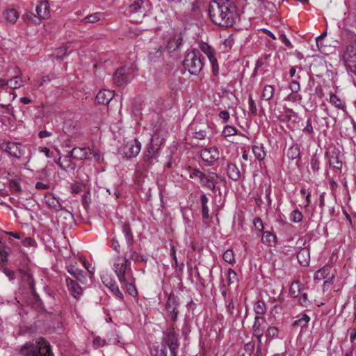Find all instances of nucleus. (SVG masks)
Here are the masks:
<instances>
[{
	"label": "nucleus",
	"mask_w": 356,
	"mask_h": 356,
	"mask_svg": "<svg viewBox=\"0 0 356 356\" xmlns=\"http://www.w3.org/2000/svg\"><path fill=\"white\" fill-rule=\"evenodd\" d=\"M70 154L63 157L60 168L64 171H71L76 168V163L71 161Z\"/></svg>",
	"instance_id": "nucleus-33"
},
{
	"label": "nucleus",
	"mask_w": 356,
	"mask_h": 356,
	"mask_svg": "<svg viewBox=\"0 0 356 356\" xmlns=\"http://www.w3.org/2000/svg\"><path fill=\"white\" fill-rule=\"evenodd\" d=\"M343 58L348 74L356 86V42H353L346 47Z\"/></svg>",
	"instance_id": "nucleus-6"
},
{
	"label": "nucleus",
	"mask_w": 356,
	"mask_h": 356,
	"mask_svg": "<svg viewBox=\"0 0 356 356\" xmlns=\"http://www.w3.org/2000/svg\"><path fill=\"white\" fill-rule=\"evenodd\" d=\"M122 232L129 247L131 246L134 244V240L130 227L126 224L123 225Z\"/></svg>",
	"instance_id": "nucleus-41"
},
{
	"label": "nucleus",
	"mask_w": 356,
	"mask_h": 356,
	"mask_svg": "<svg viewBox=\"0 0 356 356\" xmlns=\"http://www.w3.org/2000/svg\"><path fill=\"white\" fill-rule=\"evenodd\" d=\"M130 259L134 262H146L147 259L136 251H131Z\"/></svg>",
	"instance_id": "nucleus-51"
},
{
	"label": "nucleus",
	"mask_w": 356,
	"mask_h": 356,
	"mask_svg": "<svg viewBox=\"0 0 356 356\" xmlns=\"http://www.w3.org/2000/svg\"><path fill=\"white\" fill-rule=\"evenodd\" d=\"M276 236L270 232H264L261 237V241L268 246H273L275 244Z\"/></svg>",
	"instance_id": "nucleus-35"
},
{
	"label": "nucleus",
	"mask_w": 356,
	"mask_h": 356,
	"mask_svg": "<svg viewBox=\"0 0 356 356\" xmlns=\"http://www.w3.org/2000/svg\"><path fill=\"white\" fill-rule=\"evenodd\" d=\"M302 131L305 133H307L309 136L314 135V128L312 127V120L311 118H309L306 121V125L303 128Z\"/></svg>",
	"instance_id": "nucleus-56"
},
{
	"label": "nucleus",
	"mask_w": 356,
	"mask_h": 356,
	"mask_svg": "<svg viewBox=\"0 0 356 356\" xmlns=\"http://www.w3.org/2000/svg\"><path fill=\"white\" fill-rule=\"evenodd\" d=\"M162 51L161 47L155 48L153 51H150L149 54V58L151 60L155 61L156 58L161 57Z\"/></svg>",
	"instance_id": "nucleus-53"
},
{
	"label": "nucleus",
	"mask_w": 356,
	"mask_h": 356,
	"mask_svg": "<svg viewBox=\"0 0 356 356\" xmlns=\"http://www.w3.org/2000/svg\"><path fill=\"white\" fill-rule=\"evenodd\" d=\"M301 289H302L301 283L297 280L293 281L292 283L291 284V286L289 288L290 295L293 298H296L300 293Z\"/></svg>",
	"instance_id": "nucleus-39"
},
{
	"label": "nucleus",
	"mask_w": 356,
	"mask_h": 356,
	"mask_svg": "<svg viewBox=\"0 0 356 356\" xmlns=\"http://www.w3.org/2000/svg\"><path fill=\"white\" fill-rule=\"evenodd\" d=\"M144 0H136L132 4L129 6L126 12L129 16L138 15V19H133L136 22L141 21L143 17L145 15L146 9L144 6Z\"/></svg>",
	"instance_id": "nucleus-9"
},
{
	"label": "nucleus",
	"mask_w": 356,
	"mask_h": 356,
	"mask_svg": "<svg viewBox=\"0 0 356 356\" xmlns=\"http://www.w3.org/2000/svg\"><path fill=\"white\" fill-rule=\"evenodd\" d=\"M130 71V68L127 66H122L116 70L113 76L114 84L120 87L129 83L131 79Z\"/></svg>",
	"instance_id": "nucleus-8"
},
{
	"label": "nucleus",
	"mask_w": 356,
	"mask_h": 356,
	"mask_svg": "<svg viewBox=\"0 0 356 356\" xmlns=\"http://www.w3.org/2000/svg\"><path fill=\"white\" fill-rule=\"evenodd\" d=\"M78 129V123L76 122H67L65 123L64 129L68 135L76 134Z\"/></svg>",
	"instance_id": "nucleus-43"
},
{
	"label": "nucleus",
	"mask_w": 356,
	"mask_h": 356,
	"mask_svg": "<svg viewBox=\"0 0 356 356\" xmlns=\"http://www.w3.org/2000/svg\"><path fill=\"white\" fill-rule=\"evenodd\" d=\"M279 39L287 47L291 49L293 48L291 42H290L289 39L287 38L286 34H284V33L280 34Z\"/></svg>",
	"instance_id": "nucleus-59"
},
{
	"label": "nucleus",
	"mask_w": 356,
	"mask_h": 356,
	"mask_svg": "<svg viewBox=\"0 0 356 356\" xmlns=\"http://www.w3.org/2000/svg\"><path fill=\"white\" fill-rule=\"evenodd\" d=\"M290 218L293 222H300L302 220V214L298 209H295L291 213Z\"/></svg>",
	"instance_id": "nucleus-52"
},
{
	"label": "nucleus",
	"mask_w": 356,
	"mask_h": 356,
	"mask_svg": "<svg viewBox=\"0 0 356 356\" xmlns=\"http://www.w3.org/2000/svg\"><path fill=\"white\" fill-rule=\"evenodd\" d=\"M309 251L307 248L301 249L297 254V259L302 266H307L309 264Z\"/></svg>",
	"instance_id": "nucleus-30"
},
{
	"label": "nucleus",
	"mask_w": 356,
	"mask_h": 356,
	"mask_svg": "<svg viewBox=\"0 0 356 356\" xmlns=\"http://www.w3.org/2000/svg\"><path fill=\"white\" fill-rule=\"evenodd\" d=\"M332 266L325 265L321 269L316 271L314 273V280L321 281L326 279L324 281L323 285L325 286L327 284H332L334 278V274L332 272Z\"/></svg>",
	"instance_id": "nucleus-10"
},
{
	"label": "nucleus",
	"mask_w": 356,
	"mask_h": 356,
	"mask_svg": "<svg viewBox=\"0 0 356 356\" xmlns=\"http://www.w3.org/2000/svg\"><path fill=\"white\" fill-rule=\"evenodd\" d=\"M179 302L178 298L174 294H170L165 304V309L169 313L171 320L175 322L177 318Z\"/></svg>",
	"instance_id": "nucleus-11"
},
{
	"label": "nucleus",
	"mask_w": 356,
	"mask_h": 356,
	"mask_svg": "<svg viewBox=\"0 0 356 356\" xmlns=\"http://www.w3.org/2000/svg\"><path fill=\"white\" fill-rule=\"evenodd\" d=\"M152 356H167L166 350L165 348H155L151 353Z\"/></svg>",
	"instance_id": "nucleus-61"
},
{
	"label": "nucleus",
	"mask_w": 356,
	"mask_h": 356,
	"mask_svg": "<svg viewBox=\"0 0 356 356\" xmlns=\"http://www.w3.org/2000/svg\"><path fill=\"white\" fill-rule=\"evenodd\" d=\"M200 157L204 161L212 163L219 159V151L215 147L205 148L201 150Z\"/></svg>",
	"instance_id": "nucleus-14"
},
{
	"label": "nucleus",
	"mask_w": 356,
	"mask_h": 356,
	"mask_svg": "<svg viewBox=\"0 0 356 356\" xmlns=\"http://www.w3.org/2000/svg\"><path fill=\"white\" fill-rule=\"evenodd\" d=\"M5 151L10 156L19 159L25 153V148L18 143L8 142L4 145Z\"/></svg>",
	"instance_id": "nucleus-12"
},
{
	"label": "nucleus",
	"mask_w": 356,
	"mask_h": 356,
	"mask_svg": "<svg viewBox=\"0 0 356 356\" xmlns=\"http://www.w3.org/2000/svg\"><path fill=\"white\" fill-rule=\"evenodd\" d=\"M20 353L24 356H54L50 343L44 338L36 342H27L20 348Z\"/></svg>",
	"instance_id": "nucleus-2"
},
{
	"label": "nucleus",
	"mask_w": 356,
	"mask_h": 356,
	"mask_svg": "<svg viewBox=\"0 0 356 356\" xmlns=\"http://www.w3.org/2000/svg\"><path fill=\"white\" fill-rule=\"evenodd\" d=\"M3 17L8 22L14 24L19 18V13L15 8H10L3 12Z\"/></svg>",
	"instance_id": "nucleus-31"
},
{
	"label": "nucleus",
	"mask_w": 356,
	"mask_h": 356,
	"mask_svg": "<svg viewBox=\"0 0 356 356\" xmlns=\"http://www.w3.org/2000/svg\"><path fill=\"white\" fill-rule=\"evenodd\" d=\"M90 149L88 147H74L70 152V156L76 160L90 159Z\"/></svg>",
	"instance_id": "nucleus-18"
},
{
	"label": "nucleus",
	"mask_w": 356,
	"mask_h": 356,
	"mask_svg": "<svg viewBox=\"0 0 356 356\" xmlns=\"http://www.w3.org/2000/svg\"><path fill=\"white\" fill-rule=\"evenodd\" d=\"M254 311L257 314H263L266 311V303L264 301L258 300L254 305Z\"/></svg>",
	"instance_id": "nucleus-47"
},
{
	"label": "nucleus",
	"mask_w": 356,
	"mask_h": 356,
	"mask_svg": "<svg viewBox=\"0 0 356 356\" xmlns=\"http://www.w3.org/2000/svg\"><path fill=\"white\" fill-rule=\"evenodd\" d=\"M315 122L318 124V127L316 129L320 130L321 128L327 129L329 127L327 118L326 117L319 118L318 117H315Z\"/></svg>",
	"instance_id": "nucleus-50"
},
{
	"label": "nucleus",
	"mask_w": 356,
	"mask_h": 356,
	"mask_svg": "<svg viewBox=\"0 0 356 356\" xmlns=\"http://www.w3.org/2000/svg\"><path fill=\"white\" fill-rule=\"evenodd\" d=\"M279 330L277 327L271 326L269 327L266 332V337L270 338H275L278 336Z\"/></svg>",
	"instance_id": "nucleus-57"
},
{
	"label": "nucleus",
	"mask_w": 356,
	"mask_h": 356,
	"mask_svg": "<svg viewBox=\"0 0 356 356\" xmlns=\"http://www.w3.org/2000/svg\"><path fill=\"white\" fill-rule=\"evenodd\" d=\"M219 176L215 172H209L207 175H204L202 178L200 179V183L202 186L206 187L210 190H215L216 184H217V179Z\"/></svg>",
	"instance_id": "nucleus-15"
},
{
	"label": "nucleus",
	"mask_w": 356,
	"mask_h": 356,
	"mask_svg": "<svg viewBox=\"0 0 356 356\" xmlns=\"http://www.w3.org/2000/svg\"><path fill=\"white\" fill-rule=\"evenodd\" d=\"M252 151L255 159L259 161H264L267 155V151L263 144L252 145Z\"/></svg>",
	"instance_id": "nucleus-24"
},
{
	"label": "nucleus",
	"mask_w": 356,
	"mask_h": 356,
	"mask_svg": "<svg viewBox=\"0 0 356 356\" xmlns=\"http://www.w3.org/2000/svg\"><path fill=\"white\" fill-rule=\"evenodd\" d=\"M105 285L111 290L113 294L118 297L119 299L122 300L124 298L123 293L120 291L118 286L116 284L115 282L112 280H108V282L106 283V281H104Z\"/></svg>",
	"instance_id": "nucleus-34"
},
{
	"label": "nucleus",
	"mask_w": 356,
	"mask_h": 356,
	"mask_svg": "<svg viewBox=\"0 0 356 356\" xmlns=\"http://www.w3.org/2000/svg\"><path fill=\"white\" fill-rule=\"evenodd\" d=\"M311 168L314 173L320 170V162L316 156H313L311 159Z\"/></svg>",
	"instance_id": "nucleus-54"
},
{
	"label": "nucleus",
	"mask_w": 356,
	"mask_h": 356,
	"mask_svg": "<svg viewBox=\"0 0 356 356\" xmlns=\"http://www.w3.org/2000/svg\"><path fill=\"white\" fill-rule=\"evenodd\" d=\"M227 173L229 179L233 181H238L241 178V172L236 164L229 163L227 165Z\"/></svg>",
	"instance_id": "nucleus-25"
},
{
	"label": "nucleus",
	"mask_w": 356,
	"mask_h": 356,
	"mask_svg": "<svg viewBox=\"0 0 356 356\" xmlns=\"http://www.w3.org/2000/svg\"><path fill=\"white\" fill-rule=\"evenodd\" d=\"M103 17V14L101 13H95L86 16L83 21L88 23H95L99 21Z\"/></svg>",
	"instance_id": "nucleus-46"
},
{
	"label": "nucleus",
	"mask_w": 356,
	"mask_h": 356,
	"mask_svg": "<svg viewBox=\"0 0 356 356\" xmlns=\"http://www.w3.org/2000/svg\"><path fill=\"white\" fill-rule=\"evenodd\" d=\"M106 344V341L104 339H102L100 337L97 336L94 338L93 345L96 348L102 347Z\"/></svg>",
	"instance_id": "nucleus-63"
},
{
	"label": "nucleus",
	"mask_w": 356,
	"mask_h": 356,
	"mask_svg": "<svg viewBox=\"0 0 356 356\" xmlns=\"http://www.w3.org/2000/svg\"><path fill=\"white\" fill-rule=\"evenodd\" d=\"M266 322V320L264 317L256 316L254 318V325L252 326L253 334L258 339V346H261V337L264 334V329L261 325Z\"/></svg>",
	"instance_id": "nucleus-17"
},
{
	"label": "nucleus",
	"mask_w": 356,
	"mask_h": 356,
	"mask_svg": "<svg viewBox=\"0 0 356 356\" xmlns=\"http://www.w3.org/2000/svg\"><path fill=\"white\" fill-rule=\"evenodd\" d=\"M309 321L310 317L307 314H303L298 319L296 320L293 323L292 325L294 327L304 328L307 326Z\"/></svg>",
	"instance_id": "nucleus-37"
},
{
	"label": "nucleus",
	"mask_w": 356,
	"mask_h": 356,
	"mask_svg": "<svg viewBox=\"0 0 356 356\" xmlns=\"http://www.w3.org/2000/svg\"><path fill=\"white\" fill-rule=\"evenodd\" d=\"M113 97L114 94L112 91L109 90H102L97 93L96 100L99 104H108Z\"/></svg>",
	"instance_id": "nucleus-23"
},
{
	"label": "nucleus",
	"mask_w": 356,
	"mask_h": 356,
	"mask_svg": "<svg viewBox=\"0 0 356 356\" xmlns=\"http://www.w3.org/2000/svg\"><path fill=\"white\" fill-rule=\"evenodd\" d=\"M209 15L213 23L225 27L232 26L238 17L231 0H213L209 3Z\"/></svg>",
	"instance_id": "nucleus-1"
},
{
	"label": "nucleus",
	"mask_w": 356,
	"mask_h": 356,
	"mask_svg": "<svg viewBox=\"0 0 356 356\" xmlns=\"http://www.w3.org/2000/svg\"><path fill=\"white\" fill-rule=\"evenodd\" d=\"M141 143L136 139L129 141L124 147L123 152L128 158L136 157L140 152Z\"/></svg>",
	"instance_id": "nucleus-13"
},
{
	"label": "nucleus",
	"mask_w": 356,
	"mask_h": 356,
	"mask_svg": "<svg viewBox=\"0 0 356 356\" xmlns=\"http://www.w3.org/2000/svg\"><path fill=\"white\" fill-rule=\"evenodd\" d=\"M167 131L162 127H154L151 143L144 152V161H149L159 156V147L163 143Z\"/></svg>",
	"instance_id": "nucleus-3"
},
{
	"label": "nucleus",
	"mask_w": 356,
	"mask_h": 356,
	"mask_svg": "<svg viewBox=\"0 0 356 356\" xmlns=\"http://www.w3.org/2000/svg\"><path fill=\"white\" fill-rule=\"evenodd\" d=\"M286 155L289 159L296 160V163H298L301 158L300 146L298 144H293L289 148Z\"/></svg>",
	"instance_id": "nucleus-28"
},
{
	"label": "nucleus",
	"mask_w": 356,
	"mask_h": 356,
	"mask_svg": "<svg viewBox=\"0 0 356 356\" xmlns=\"http://www.w3.org/2000/svg\"><path fill=\"white\" fill-rule=\"evenodd\" d=\"M275 92V88L273 86L270 85H266L264 87L262 93H261V98L264 100L266 101H270Z\"/></svg>",
	"instance_id": "nucleus-38"
},
{
	"label": "nucleus",
	"mask_w": 356,
	"mask_h": 356,
	"mask_svg": "<svg viewBox=\"0 0 356 356\" xmlns=\"http://www.w3.org/2000/svg\"><path fill=\"white\" fill-rule=\"evenodd\" d=\"M225 305H226V310L228 312V314L230 315H233L234 309V305L232 299L230 298H228L227 299H226Z\"/></svg>",
	"instance_id": "nucleus-58"
},
{
	"label": "nucleus",
	"mask_w": 356,
	"mask_h": 356,
	"mask_svg": "<svg viewBox=\"0 0 356 356\" xmlns=\"http://www.w3.org/2000/svg\"><path fill=\"white\" fill-rule=\"evenodd\" d=\"M330 102L336 108L344 110L346 105L344 102L336 95L331 94L330 97Z\"/></svg>",
	"instance_id": "nucleus-44"
},
{
	"label": "nucleus",
	"mask_w": 356,
	"mask_h": 356,
	"mask_svg": "<svg viewBox=\"0 0 356 356\" xmlns=\"http://www.w3.org/2000/svg\"><path fill=\"white\" fill-rule=\"evenodd\" d=\"M299 302L302 307H307L309 305L310 301L307 298V293H304L303 294H302V296L299 298Z\"/></svg>",
	"instance_id": "nucleus-62"
},
{
	"label": "nucleus",
	"mask_w": 356,
	"mask_h": 356,
	"mask_svg": "<svg viewBox=\"0 0 356 356\" xmlns=\"http://www.w3.org/2000/svg\"><path fill=\"white\" fill-rule=\"evenodd\" d=\"M248 104H249L250 112L252 115H256L257 114V108L255 102L252 98V96L251 95H250L249 97H248Z\"/></svg>",
	"instance_id": "nucleus-55"
},
{
	"label": "nucleus",
	"mask_w": 356,
	"mask_h": 356,
	"mask_svg": "<svg viewBox=\"0 0 356 356\" xmlns=\"http://www.w3.org/2000/svg\"><path fill=\"white\" fill-rule=\"evenodd\" d=\"M162 342L169 348L171 356H177L179 343L178 334L175 332L174 327H169L163 332Z\"/></svg>",
	"instance_id": "nucleus-7"
},
{
	"label": "nucleus",
	"mask_w": 356,
	"mask_h": 356,
	"mask_svg": "<svg viewBox=\"0 0 356 356\" xmlns=\"http://www.w3.org/2000/svg\"><path fill=\"white\" fill-rule=\"evenodd\" d=\"M226 276H227V285H231L232 284L234 283L237 280V274L232 268H229L227 270Z\"/></svg>",
	"instance_id": "nucleus-49"
},
{
	"label": "nucleus",
	"mask_w": 356,
	"mask_h": 356,
	"mask_svg": "<svg viewBox=\"0 0 356 356\" xmlns=\"http://www.w3.org/2000/svg\"><path fill=\"white\" fill-rule=\"evenodd\" d=\"M67 271L72 275L74 278H76L79 282L81 284H86L87 277L83 275V270L76 268L73 265H69L66 268Z\"/></svg>",
	"instance_id": "nucleus-22"
},
{
	"label": "nucleus",
	"mask_w": 356,
	"mask_h": 356,
	"mask_svg": "<svg viewBox=\"0 0 356 356\" xmlns=\"http://www.w3.org/2000/svg\"><path fill=\"white\" fill-rule=\"evenodd\" d=\"M238 134V130L234 127L227 125L224 127L222 134L225 137H229Z\"/></svg>",
	"instance_id": "nucleus-48"
},
{
	"label": "nucleus",
	"mask_w": 356,
	"mask_h": 356,
	"mask_svg": "<svg viewBox=\"0 0 356 356\" xmlns=\"http://www.w3.org/2000/svg\"><path fill=\"white\" fill-rule=\"evenodd\" d=\"M10 186L12 188V190L15 192L20 193L22 191L21 186H20L19 181H17L16 180L10 181Z\"/></svg>",
	"instance_id": "nucleus-64"
},
{
	"label": "nucleus",
	"mask_w": 356,
	"mask_h": 356,
	"mask_svg": "<svg viewBox=\"0 0 356 356\" xmlns=\"http://www.w3.org/2000/svg\"><path fill=\"white\" fill-rule=\"evenodd\" d=\"M200 47L201 51L207 56L209 61L213 60V58H215V50L210 45L207 43H202Z\"/></svg>",
	"instance_id": "nucleus-40"
},
{
	"label": "nucleus",
	"mask_w": 356,
	"mask_h": 356,
	"mask_svg": "<svg viewBox=\"0 0 356 356\" xmlns=\"http://www.w3.org/2000/svg\"><path fill=\"white\" fill-rule=\"evenodd\" d=\"M289 89L292 92H298L300 89V86L299 82L297 80H293L289 83Z\"/></svg>",
	"instance_id": "nucleus-60"
},
{
	"label": "nucleus",
	"mask_w": 356,
	"mask_h": 356,
	"mask_svg": "<svg viewBox=\"0 0 356 356\" xmlns=\"http://www.w3.org/2000/svg\"><path fill=\"white\" fill-rule=\"evenodd\" d=\"M36 13L37 16L40 19L48 18L50 15L48 1L46 0L40 1L39 4L36 7Z\"/></svg>",
	"instance_id": "nucleus-21"
},
{
	"label": "nucleus",
	"mask_w": 356,
	"mask_h": 356,
	"mask_svg": "<svg viewBox=\"0 0 356 356\" xmlns=\"http://www.w3.org/2000/svg\"><path fill=\"white\" fill-rule=\"evenodd\" d=\"M44 201L49 208L55 211H59L62 209V205L60 202L59 198L56 197L52 193H47L44 195Z\"/></svg>",
	"instance_id": "nucleus-20"
},
{
	"label": "nucleus",
	"mask_w": 356,
	"mask_h": 356,
	"mask_svg": "<svg viewBox=\"0 0 356 356\" xmlns=\"http://www.w3.org/2000/svg\"><path fill=\"white\" fill-rule=\"evenodd\" d=\"M11 250L6 245L5 241L0 238V267H2L8 261V257Z\"/></svg>",
	"instance_id": "nucleus-26"
},
{
	"label": "nucleus",
	"mask_w": 356,
	"mask_h": 356,
	"mask_svg": "<svg viewBox=\"0 0 356 356\" xmlns=\"http://www.w3.org/2000/svg\"><path fill=\"white\" fill-rule=\"evenodd\" d=\"M204 58L199 50L193 49L186 55L184 66L190 74L197 75L203 68Z\"/></svg>",
	"instance_id": "nucleus-5"
},
{
	"label": "nucleus",
	"mask_w": 356,
	"mask_h": 356,
	"mask_svg": "<svg viewBox=\"0 0 356 356\" xmlns=\"http://www.w3.org/2000/svg\"><path fill=\"white\" fill-rule=\"evenodd\" d=\"M112 269L119 282H127L133 276L131 261L124 256L118 255L113 259Z\"/></svg>",
	"instance_id": "nucleus-4"
},
{
	"label": "nucleus",
	"mask_w": 356,
	"mask_h": 356,
	"mask_svg": "<svg viewBox=\"0 0 356 356\" xmlns=\"http://www.w3.org/2000/svg\"><path fill=\"white\" fill-rule=\"evenodd\" d=\"M25 82L26 80L21 76H15L7 81L8 87L13 90L19 88L24 86Z\"/></svg>",
	"instance_id": "nucleus-29"
},
{
	"label": "nucleus",
	"mask_w": 356,
	"mask_h": 356,
	"mask_svg": "<svg viewBox=\"0 0 356 356\" xmlns=\"http://www.w3.org/2000/svg\"><path fill=\"white\" fill-rule=\"evenodd\" d=\"M223 260L229 264L235 263V254L232 250H227L222 255Z\"/></svg>",
	"instance_id": "nucleus-45"
},
{
	"label": "nucleus",
	"mask_w": 356,
	"mask_h": 356,
	"mask_svg": "<svg viewBox=\"0 0 356 356\" xmlns=\"http://www.w3.org/2000/svg\"><path fill=\"white\" fill-rule=\"evenodd\" d=\"M183 42V37L181 33L176 34L170 38L166 44V49L168 52H174L175 51L179 49Z\"/></svg>",
	"instance_id": "nucleus-19"
},
{
	"label": "nucleus",
	"mask_w": 356,
	"mask_h": 356,
	"mask_svg": "<svg viewBox=\"0 0 356 356\" xmlns=\"http://www.w3.org/2000/svg\"><path fill=\"white\" fill-rule=\"evenodd\" d=\"M328 162L331 167L337 170H341L342 167V161L340 160L338 154L332 152L328 156Z\"/></svg>",
	"instance_id": "nucleus-32"
},
{
	"label": "nucleus",
	"mask_w": 356,
	"mask_h": 356,
	"mask_svg": "<svg viewBox=\"0 0 356 356\" xmlns=\"http://www.w3.org/2000/svg\"><path fill=\"white\" fill-rule=\"evenodd\" d=\"M191 129L194 130V132L193 133L194 138L199 140H203L207 136V129H208V125L203 124L202 128H198L197 125L193 123L191 125Z\"/></svg>",
	"instance_id": "nucleus-27"
},
{
	"label": "nucleus",
	"mask_w": 356,
	"mask_h": 356,
	"mask_svg": "<svg viewBox=\"0 0 356 356\" xmlns=\"http://www.w3.org/2000/svg\"><path fill=\"white\" fill-rule=\"evenodd\" d=\"M201 205H202V214L203 219H209V207L207 206V203L209 202V198L206 195H202L200 197Z\"/></svg>",
	"instance_id": "nucleus-42"
},
{
	"label": "nucleus",
	"mask_w": 356,
	"mask_h": 356,
	"mask_svg": "<svg viewBox=\"0 0 356 356\" xmlns=\"http://www.w3.org/2000/svg\"><path fill=\"white\" fill-rule=\"evenodd\" d=\"M65 282L68 291L75 299H79L83 294V289L81 286L70 277L65 278Z\"/></svg>",
	"instance_id": "nucleus-16"
},
{
	"label": "nucleus",
	"mask_w": 356,
	"mask_h": 356,
	"mask_svg": "<svg viewBox=\"0 0 356 356\" xmlns=\"http://www.w3.org/2000/svg\"><path fill=\"white\" fill-rule=\"evenodd\" d=\"M120 284H124L127 290V292L132 296L137 294V290L134 286V276L129 277L127 282H120Z\"/></svg>",
	"instance_id": "nucleus-36"
}]
</instances>
